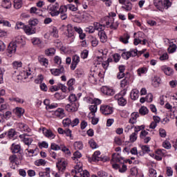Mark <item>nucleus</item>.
<instances>
[{"label": "nucleus", "instance_id": "nucleus-4", "mask_svg": "<svg viewBox=\"0 0 177 177\" xmlns=\"http://www.w3.org/2000/svg\"><path fill=\"white\" fill-rule=\"evenodd\" d=\"M48 13L55 17V16H59V4L55 3L54 5H50L47 8Z\"/></svg>", "mask_w": 177, "mask_h": 177}, {"label": "nucleus", "instance_id": "nucleus-28", "mask_svg": "<svg viewBox=\"0 0 177 177\" xmlns=\"http://www.w3.org/2000/svg\"><path fill=\"white\" fill-rule=\"evenodd\" d=\"M90 113L88 115V117H93L95 115L96 111H97V106L93 104L89 106Z\"/></svg>", "mask_w": 177, "mask_h": 177}, {"label": "nucleus", "instance_id": "nucleus-35", "mask_svg": "<svg viewBox=\"0 0 177 177\" xmlns=\"http://www.w3.org/2000/svg\"><path fill=\"white\" fill-rule=\"evenodd\" d=\"M16 45L19 44V45H26V39H24L23 36H17L15 38V41Z\"/></svg>", "mask_w": 177, "mask_h": 177}, {"label": "nucleus", "instance_id": "nucleus-1", "mask_svg": "<svg viewBox=\"0 0 177 177\" xmlns=\"http://www.w3.org/2000/svg\"><path fill=\"white\" fill-rule=\"evenodd\" d=\"M75 173L76 174V176L78 177H90L91 175L89 174V171L84 170H82V162H77L76 163V165L75 166Z\"/></svg>", "mask_w": 177, "mask_h": 177}, {"label": "nucleus", "instance_id": "nucleus-38", "mask_svg": "<svg viewBox=\"0 0 177 177\" xmlns=\"http://www.w3.org/2000/svg\"><path fill=\"white\" fill-rule=\"evenodd\" d=\"M90 41L91 44V46H93V48H96L97 45H99V40L95 37L91 36L90 37Z\"/></svg>", "mask_w": 177, "mask_h": 177}, {"label": "nucleus", "instance_id": "nucleus-49", "mask_svg": "<svg viewBox=\"0 0 177 177\" xmlns=\"http://www.w3.org/2000/svg\"><path fill=\"white\" fill-rule=\"evenodd\" d=\"M162 147L167 150H169L172 147V145H171V142H169V140H166L162 142Z\"/></svg>", "mask_w": 177, "mask_h": 177}, {"label": "nucleus", "instance_id": "nucleus-62", "mask_svg": "<svg viewBox=\"0 0 177 177\" xmlns=\"http://www.w3.org/2000/svg\"><path fill=\"white\" fill-rule=\"evenodd\" d=\"M88 145L91 147V149H97L98 146L95 140L91 139L88 141Z\"/></svg>", "mask_w": 177, "mask_h": 177}, {"label": "nucleus", "instance_id": "nucleus-20", "mask_svg": "<svg viewBox=\"0 0 177 177\" xmlns=\"http://www.w3.org/2000/svg\"><path fill=\"white\" fill-rule=\"evenodd\" d=\"M50 73L53 75L57 77V75H59L60 74H63V73H64V68L62 66L60 68L50 69Z\"/></svg>", "mask_w": 177, "mask_h": 177}, {"label": "nucleus", "instance_id": "nucleus-52", "mask_svg": "<svg viewBox=\"0 0 177 177\" xmlns=\"http://www.w3.org/2000/svg\"><path fill=\"white\" fill-rule=\"evenodd\" d=\"M111 62H113V59L112 58H108L106 61H104L102 62V66L104 68L107 69V68L109 67L110 63H111Z\"/></svg>", "mask_w": 177, "mask_h": 177}, {"label": "nucleus", "instance_id": "nucleus-10", "mask_svg": "<svg viewBox=\"0 0 177 177\" xmlns=\"http://www.w3.org/2000/svg\"><path fill=\"white\" fill-rule=\"evenodd\" d=\"M17 48V45H16V43H10L8 48L7 49V55L8 56V57H12V55H15V53H16Z\"/></svg>", "mask_w": 177, "mask_h": 177}, {"label": "nucleus", "instance_id": "nucleus-18", "mask_svg": "<svg viewBox=\"0 0 177 177\" xmlns=\"http://www.w3.org/2000/svg\"><path fill=\"white\" fill-rule=\"evenodd\" d=\"M24 31L26 35H32V34H35L36 32L35 28L29 26H25Z\"/></svg>", "mask_w": 177, "mask_h": 177}, {"label": "nucleus", "instance_id": "nucleus-26", "mask_svg": "<svg viewBox=\"0 0 177 177\" xmlns=\"http://www.w3.org/2000/svg\"><path fill=\"white\" fill-rule=\"evenodd\" d=\"M129 38H131V36L128 33H124L122 36L120 37V42H122V44H129Z\"/></svg>", "mask_w": 177, "mask_h": 177}, {"label": "nucleus", "instance_id": "nucleus-25", "mask_svg": "<svg viewBox=\"0 0 177 177\" xmlns=\"http://www.w3.org/2000/svg\"><path fill=\"white\" fill-rule=\"evenodd\" d=\"M18 128H19L21 132H31V129H30L27 124H24L23 123H19Z\"/></svg>", "mask_w": 177, "mask_h": 177}, {"label": "nucleus", "instance_id": "nucleus-5", "mask_svg": "<svg viewBox=\"0 0 177 177\" xmlns=\"http://www.w3.org/2000/svg\"><path fill=\"white\" fill-rule=\"evenodd\" d=\"M78 107H80L78 102H70L66 105L65 109L68 113H75V111H78Z\"/></svg>", "mask_w": 177, "mask_h": 177}, {"label": "nucleus", "instance_id": "nucleus-22", "mask_svg": "<svg viewBox=\"0 0 177 177\" xmlns=\"http://www.w3.org/2000/svg\"><path fill=\"white\" fill-rule=\"evenodd\" d=\"M20 149H21V147L16 143H12L10 147L11 153L14 154L16 153H19L20 151Z\"/></svg>", "mask_w": 177, "mask_h": 177}, {"label": "nucleus", "instance_id": "nucleus-24", "mask_svg": "<svg viewBox=\"0 0 177 177\" xmlns=\"http://www.w3.org/2000/svg\"><path fill=\"white\" fill-rule=\"evenodd\" d=\"M100 154V151H95L92 156L93 161H102L103 158H102V156Z\"/></svg>", "mask_w": 177, "mask_h": 177}, {"label": "nucleus", "instance_id": "nucleus-6", "mask_svg": "<svg viewBox=\"0 0 177 177\" xmlns=\"http://www.w3.org/2000/svg\"><path fill=\"white\" fill-rule=\"evenodd\" d=\"M138 55V50L136 49H131L130 51H126L123 52L122 53V59H124V60H128L129 57H135V56Z\"/></svg>", "mask_w": 177, "mask_h": 177}, {"label": "nucleus", "instance_id": "nucleus-59", "mask_svg": "<svg viewBox=\"0 0 177 177\" xmlns=\"http://www.w3.org/2000/svg\"><path fill=\"white\" fill-rule=\"evenodd\" d=\"M45 53L47 56H53V55L56 53V50H55V48H49L46 50Z\"/></svg>", "mask_w": 177, "mask_h": 177}, {"label": "nucleus", "instance_id": "nucleus-29", "mask_svg": "<svg viewBox=\"0 0 177 177\" xmlns=\"http://www.w3.org/2000/svg\"><path fill=\"white\" fill-rule=\"evenodd\" d=\"M132 3L131 1H127L123 6H122V9H124L126 12H131L132 10Z\"/></svg>", "mask_w": 177, "mask_h": 177}, {"label": "nucleus", "instance_id": "nucleus-8", "mask_svg": "<svg viewBox=\"0 0 177 177\" xmlns=\"http://www.w3.org/2000/svg\"><path fill=\"white\" fill-rule=\"evenodd\" d=\"M67 160L64 159H60L56 164V167L59 172H64L67 167Z\"/></svg>", "mask_w": 177, "mask_h": 177}, {"label": "nucleus", "instance_id": "nucleus-37", "mask_svg": "<svg viewBox=\"0 0 177 177\" xmlns=\"http://www.w3.org/2000/svg\"><path fill=\"white\" fill-rule=\"evenodd\" d=\"M30 13L37 15V16H41L42 15V10L37 8L36 7H32L30 10Z\"/></svg>", "mask_w": 177, "mask_h": 177}, {"label": "nucleus", "instance_id": "nucleus-60", "mask_svg": "<svg viewBox=\"0 0 177 177\" xmlns=\"http://www.w3.org/2000/svg\"><path fill=\"white\" fill-rule=\"evenodd\" d=\"M95 115H94L92 117H88V119L91 120V124L93 125H97V124L99 122V118L95 117Z\"/></svg>", "mask_w": 177, "mask_h": 177}, {"label": "nucleus", "instance_id": "nucleus-15", "mask_svg": "<svg viewBox=\"0 0 177 177\" xmlns=\"http://www.w3.org/2000/svg\"><path fill=\"white\" fill-rule=\"evenodd\" d=\"M160 70L165 73V75H174V69L170 67L167 66V65H163L160 67Z\"/></svg>", "mask_w": 177, "mask_h": 177}, {"label": "nucleus", "instance_id": "nucleus-43", "mask_svg": "<svg viewBox=\"0 0 177 177\" xmlns=\"http://www.w3.org/2000/svg\"><path fill=\"white\" fill-rule=\"evenodd\" d=\"M15 113L18 117H21L24 114V109L23 108L17 107L15 109Z\"/></svg>", "mask_w": 177, "mask_h": 177}, {"label": "nucleus", "instance_id": "nucleus-41", "mask_svg": "<svg viewBox=\"0 0 177 177\" xmlns=\"http://www.w3.org/2000/svg\"><path fill=\"white\" fill-rule=\"evenodd\" d=\"M75 84V79H71L68 81L67 85L68 86V91H74V86H73Z\"/></svg>", "mask_w": 177, "mask_h": 177}, {"label": "nucleus", "instance_id": "nucleus-48", "mask_svg": "<svg viewBox=\"0 0 177 177\" xmlns=\"http://www.w3.org/2000/svg\"><path fill=\"white\" fill-rule=\"evenodd\" d=\"M37 145L39 149H48L49 147V144L46 141L39 142Z\"/></svg>", "mask_w": 177, "mask_h": 177}, {"label": "nucleus", "instance_id": "nucleus-31", "mask_svg": "<svg viewBox=\"0 0 177 177\" xmlns=\"http://www.w3.org/2000/svg\"><path fill=\"white\" fill-rule=\"evenodd\" d=\"M39 177H50V168L47 167L45 169V171L39 172Z\"/></svg>", "mask_w": 177, "mask_h": 177}, {"label": "nucleus", "instance_id": "nucleus-53", "mask_svg": "<svg viewBox=\"0 0 177 177\" xmlns=\"http://www.w3.org/2000/svg\"><path fill=\"white\" fill-rule=\"evenodd\" d=\"M31 42L32 44V45H41V41L40 38L38 37H33L31 39Z\"/></svg>", "mask_w": 177, "mask_h": 177}, {"label": "nucleus", "instance_id": "nucleus-3", "mask_svg": "<svg viewBox=\"0 0 177 177\" xmlns=\"http://www.w3.org/2000/svg\"><path fill=\"white\" fill-rule=\"evenodd\" d=\"M62 27H64L65 30H66L65 35L67 38H71V42H74L75 37L74 36V28H73V25L68 24L66 26H62Z\"/></svg>", "mask_w": 177, "mask_h": 177}, {"label": "nucleus", "instance_id": "nucleus-46", "mask_svg": "<svg viewBox=\"0 0 177 177\" xmlns=\"http://www.w3.org/2000/svg\"><path fill=\"white\" fill-rule=\"evenodd\" d=\"M172 6V1L170 0H164L163 1V11L164 9H168Z\"/></svg>", "mask_w": 177, "mask_h": 177}, {"label": "nucleus", "instance_id": "nucleus-34", "mask_svg": "<svg viewBox=\"0 0 177 177\" xmlns=\"http://www.w3.org/2000/svg\"><path fill=\"white\" fill-rule=\"evenodd\" d=\"M138 117H139V113L136 112L131 113V118L129 119L130 124H136V120H138Z\"/></svg>", "mask_w": 177, "mask_h": 177}, {"label": "nucleus", "instance_id": "nucleus-11", "mask_svg": "<svg viewBox=\"0 0 177 177\" xmlns=\"http://www.w3.org/2000/svg\"><path fill=\"white\" fill-rule=\"evenodd\" d=\"M53 115L55 118L62 120L66 117V113H64V109L58 108L55 111L53 112Z\"/></svg>", "mask_w": 177, "mask_h": 177}, {"label": "nucleus", "instance_id": "nucleus-13", "mask_svg": "<svg viewBox=\"0 0 177 177\" xmlns=\"http://www.w3.org/2000/svg\"><path fill=\"white\" fill-rule=\"evenodd\" d=\"M43 133L46 138H48V139L50 140L55 139L56 138V135L53 133L52 130L46 129V128H43Z\"/></svg>", "mask_w": 177, "mask_h": 177}, {"label": "nucleus", "instance_id": "nucleus-17", "mask_svg": "<svg viewBox=\"0 0 177 177\" xmlns=\"http://www.w3.org/2000/svg\"><path fill=\"white\" fill-rule=\"evenodd\" d=\"M78 63H80V56L77 55H73L72 58V64L71 66V68L72 70L77 68V66L78 65Z\"/></svg>", "mask_w": 177, "mask_h": 177}, {"label": "nucleus", "instance_id": "nucleus-42", "mask_svg": "<svg viewBox=\"0 0 177 177\" xmlns=\"http://www.w3.org/2000/svg\"><path fill=\"white\" fill-rule=\"evenodd\" d=\"M50 34L54 38L59 37V30H57V28H56V27H53L51 31L50 32Z\"/></svg>", "mask_w": 177, "mask_h": 177}, {"label": "nucleus", "instance_id": "nucleus-21", "mask_svg": "<svg viewBox=\"0 0 177 177\" xmlns=\"http://www.w3.org/2000/svg\"><path fill=\"white\" fill-rule=\"evenodd\" d=\"M153 5L160 10V12H164L162 0H153Z\"/></svg>", "mask_w": 177, "mask_h": 177}, {"label": "nucleus", "instance_id": "nucleus-39", "mask_svg": "<svg viewBox=\"0 0 177 177\" xmlns=\"http://www.w3.org/2000/svg\"><path fill=\"white\" fill-rule=\"evenodd\" d=\"M68 102L70 103H77V100H78V97L74 93L71 94L68 97Z\"/></svg>", "mask_w": 177, "mask_h": 177}, {"label": "nucleus", "instance_id": "nucleus-33", "mask_svg": "<svg viewBox=\"0 0 177 177\" xmlns=\"http://www.w3.org/2000/svg\"><path fill=\"white\" fill-rule=\"evenodd\" d=\"M38 60H39L40 64H41V66L48 67V65L49 64V61L48 60V59L44 57L43 56H39L38 57Z\"/></svg>", "mask_w": 177, "mask_h": 177}, {"label": "nucleus", "instance_id": "nucleus-45", "mask_svg": "<svg viewBox=\"0 0 177 177\" xmlns=\"http://www.w3.org/2000/svg\"><path fill=\"white\" fill-rule=\"evenodd\" d=\"M6 133L8 138H9V139H12L16 135V131L14 129H10L6 132Z\"/></svg>", "mask_w": 177, "mask_h": 177}, {"label": "nucleus", "instance_id": "nucleus-19", "mask_svg": "<svg viewBox=\"0 0 177 177\" xmlns=\"http://www.w3.org/2000/svg\"><path fill=\"white\" fill-rule=\"evenodd\" d=\"M165 155V149H158L156 151V155L154 156L155 160L158 161H161L162 160L163 156Z\"/></svg>", "mask_w": 177, "mask_h": 177}, {"label": "nucleus", "instance_id": "nucleus-12", "mask_svg": "<svg viewBox=\"0 0 177 177\" xmlns=\"http://www.w3.org/2000/svg\"><path fill=\"white\" fill-rule=\"evenodd\" d=\"M58 12L59 15H61L60 17L62 20H66L67 19V6H61Z\"/></svg>", "mask_w": 177, "mask_h": 177}, {"label": "nucleus", "instance_id": "nucleus-54", "mask_svg": "<svg viewBox=\"0 0 177 177\" xmlns=\"http://www.w3.org/2000/svg\"><path fill=\"white\" fill-rule=\"evenodd\" d=\"M139 113L141 115H146V114L149 113V109L146 106H142L139 110Z\"/></svg>", "mask_w": 177, "mask_h": 177}, {"label": "nucleus", "instance_id": "nucleus-57", "mask_svg": "<svg viewBox=\"0 0 177 177\" xmlns=\"http://www.w3.org/2000/svg\"><path fill=\"white\" fill-rule=\"evenodd\" d=\"M9 160L11 162V164H15V165H17V156L16 155H12L9 157Z\"/></svg>", "mask_w": 177, "mask_h": 177}, {"label": "nucleus", "instance_id": "nucleus-58", "mask_svg": "<svg viewBox=\"0 0 177 177\" xmlns=\"http://www.w3.org/2000/svg\"><path fill=\"white\" fill-rule=\"evenodd\" d=\"M23 65V63L19 61H15L12 63V67L15 68V70H17V68H20L21 66Z\"/></svg>", "mask_w": 177, "mask_h": 177}, {"label": "nucleus", "instance_id": "nucleus-51", "mask_svg": "<svg viewBox=\"0 0 177 177\" xmlns=\"http://www.w3.org/2000/svg\"><path fill=\"white\" fill-rule=\"evenodd\" d=\"M9 100L10 102H15L16 103H20L21 104H23V103H24V100L19 97H10L9 98Z\"/></svg>", "mask_w": 177, "mask_h": 177}, {"label": "nucleus", "instance_id": "nucleus-7", "mask_svg": "<svg viewBox=\"0 0 177 177\" xmlns=\"http://www.w3.org/2000/svg\"><path fill=\"white\" fill-rule=\"evenodd\" d=\"M106 27L107 28H111V30H117L120 24L114 20V18H109V19L106 22Z\"/></svg>", "mask_w": 177, "mask_h": 177}, {"label": "nucleus", "instance_id": "nucleus-2", "mask_svg": "<svg viewBox=\"0 0 177 177\" xmlns=\"http://www.w3.org/2000/svg\"><path fill=\"white\" fill-rule=\"evenodd\" d=\"M125 95H127V89H123L118 94L115 95V100L118 101V104L119 106H127V104L128 103V102L127 101V99L124 97Z\"/></svg>", "mask_w": 177, "mask_h": 177}, {"label": "nucleus", "instance_id": "nucleus-56", "mask_svg": "<svg viewBox=\"0 0 177 177\" xmlns=\"http://www.w3.org/2000/svg\"><path fill=\"white\" fill-rule=\"evenodd\" d=\"M176 49H177L176 44H173L169 46L167 50H168L169 53H174L176 52Z\"/></svg>", "mask_w": 177, "mask_h": 177}, {"label": "nucleus", "instance_id": "nucleus-23", "mask_svg": "<svg viewBox=\"0 0 177 177\" xmlns=\"http://www.w3.org/2000/svg\"><path fill=\"white\" fill-rule=\"evenodd\" d=\"M98 37L101 42H107V35H106V32H104V30H100L98 32Z\"/></svg>", "mask_w": 177, "mask_h": 177}, {"label": "nucleus", "instance_id": "nucleus-61", "mask_svg": "<svg viewBox=\"0 0 177 177\" xmlns=\"http://www.w3.org/2000/svg\"><path fill=\"white\" fill-rule=\"evenodd\" d=\"M81 157H82V154L81 153V152L77 151L74 152L72 159H73L74 161H75V160H77L78 158H81Z\"/></svg>", "mask_w": 177, "mask_h": 177}, {"label": "nucleus", "instance_id": "nucleus-55", "mask_svg": "<svg viewBox=\"0 0 177 177\" xmlns=\"http://www.w3.org/2000/svg\"><path fill=\"white\" fill-rule=\"evenodd\" d=\"M45 164H46V160L44 159H38L35 162L37 167H41V165H45Z\"/></svg>", "mask_w": 177, "mask_h": 177}, {"label": "nucleus", "instance_id": "nucleus-40", "mask_svg": "<svg viewBox=\"0 0 177 177\" xmlns=\"http://www.w3.org/2000/svg\"><path fill=\"white\" fill-rule=\"evenodd\" d=\"M93 26H94L95 30H96L98 32L104 30H103V28H104V26H103L102 24H100V23L94 22Z\"/></svg>", "mask_w": 177, "mask_h": 177}, {"label": "nucleus", "instance_id": "nucleus-9", "mask_svg": "<svg viewBox=\"0 0 177 177\" xmlns=\"http://www.w3.org/2000/svg\"><path fill=\"white\" fill-rule=\"evenodd\" d=\"M100 111L102 114L104 115H109L110 114H113V107L109 105H102L100 107Z\"/></svg>", "mask_w": 177, "mask_h": 177}, {"label": "nucleus", "instance_id": "nucleus-14", "mask_svg": "<svg viewBox=\"0 0 177 177\" xmlns=\"http://www.w3.org/2000/svg\"><path fill=\"white\" fill-rule=\"evenodd\" d=\"M101 92L107 96H113L115 93V91L113 90V88H110L107 86H102L101 88Z\"/></svg>", "mask_w": 177, "mask_h": 177}, {"label": "nucleus", "instance_id": "nucleus-47", "mask_svg": "<svg viewBox=\"0 0 177 177\" xmlns=\"http://www.w3.org/2000/svg\"><path fill=\"white\" fill-rule=\"evenodd\" d=\"M147 70L148 69L146 67L139 68L137 70L138 75L139 77H142V74H146V73H147Z\"/></svg>", "mask_w": 177, "mask_h": 177}, {"label": "nucleus", "instance_id": "nucleus-63", "mask_svg": "<svg viewBox=\"0 0 177 177\" xmlns=\"http://www.w3.org/2000/svg\"><path fill=\"white\" fill-rule=\"evenodd\" d=\"M62 124L64 127H70V125L71 126V119L68 118L64 119L62 121Z\"/></svg>", "mask_w": 177, "mask_h": 177}, {"label": "nucleus", "instance_id": "nucleus-16", "mask_svg": "<svg viewBox=\"0 0 177 177\" xmlns=\"http://www.w3.org/2000/svg\"><path fill=\"white\" fill-rule=\"evenodd\" d=\"M26 134H21L19 135V138L24 143H25L27 146H30L32 143V138L30 137H26Z\"/></svg>", "mask_w": 177, "mask_h": 177}, {"label": "nucleus", "instance_id": "nucleus-64", "mask_svg": "<svg viewBox=\"0 0 177 177\" xmlns=\"http://www.w3.org/2000/svg\"><path fill=\"white\" fill-rule=\"evenodd\" d=\"M26 27V25L23 22H17L16 26H15V30H24Z\"/></svg>", "mask_w": 177, "mask_h": 177}, {"label": "nucleus", "instance_id": "nucleus-50", "mask_svg": "<svg viewBox=\"0 0 177 177\" xmlns=\"http://www.w3.org/2000/svg\"><path fill=\"white\" fill-rule=\"evenodd\" d=\"M86 16H88V15L86 13H84L80 16H78L76 19L77 23H81V21H84L85 20H86Z\"/></svg>", "mask_w": 177, "mask_h": 177}, {"label": "nucleus", "instance_id": "nucleus-30", "mask_svg": "<svg viewBox=\"0 0 177 177\" xmlns=\"http://www.w3.org/2000/svg\"><path fill=\"white\" fill-rule=\"evenodd\" d=\"M131 99L132 100H136L139 97V90L134 88L131 91L130 93Z\"/></svg>", "mask_w": 177, "mask_h": 177}, {"label": "nucleus", "instance_id": "nucleus-32", "mask_svg": "<svg viewBox=\"0 0 177 177\" xmlns=\"http://www.w3.org/2000/svg\"><path fill=\"white\" fill-rule=\"evenodd\" d=\"M1 6L5 8V9H10L12 8V2L10 0H1Z\"/></svg>", "mask_w": 177, "mask_h": 177}, {"label": "nucleus", "instance_id": "nucleus-27", "mask_svg": "<svg viewBox=\"0 0 177 177\" xmlns=\"http://www.w3.org/2000/svg\"><path fill=\"white\" fill-rule=\"evenodd\" d=\"M129 78H131V75H127L124 80H122L120 82L121 88H125V86H128L129 85Z\"/></svg>", "mask_w": 177, "mask_h": 177}, {"label": "nucleus", "instance_id": "nucleus-36", "mask_svg": "<svg viewBox=\"0 0 177 177\" xmlns=\"http://www.w3.org/2000/svg\"><path fill=\"white\" fill-rule=\"evenodd\" d=\"M75 150H82L84 149V144L81 141H76L73 144Z\"/></svg>", "mask_w": 177, "mask_h": 177}, {"label": "nucleus", "instance_id": "nucleus-44", "mask_svg": "<svg viewBox=\"0 0 177 177\" xmlns=\"http://www.w3.org/2000/svg\"><path fill=\"white\" fill-rule=\"evenodd\" d=\"M23 6L22 0H14V8L15 9H20Z\"/></svg>", "mask_w": 177, "mask_h": 177}]
</instances>
